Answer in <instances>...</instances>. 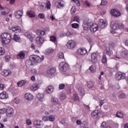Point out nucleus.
Returning <instances> with one entry per match:
<instances>
[{
  "label": "nucleus",
  "mask_w": 128,
  "mask_h": 128,
  "mask_svg": "<svg viewBox=\"0 0 128 128\" xmlns=\"http://www.w3.org/2000/svg\"><path fill=\"white\" fill-rule=\"evenodd\" d=\"M44 60V56H42L41 57L38 55L31 56L30 57V60L26 61L25 64L27 68H30V66H34V62H40Z\"/></svg>",
  "instance_id": "nucleus-1"
},
{
  "label": "nucleus",
  "mask_w": 128,
  "mask_h": 128,
  "mask_svg": "<svg viewBox=\"0 0 128 128\" xmlns=\"http://www.w3.org/2000/svg\"><path fill=\"white\" fill-rule=\"evenodd\" d=\"M2 42L5 44H8L12 40V36L8 33H3L1 34Z\"/></svg>",
  "instance_id": "nucleus-2"
},
{
  "label": "nucleus",
  "mask_w": 128,
  "mask_h": 128,
  "mask_svg": "<svg viewBox=\"0 0 128 128\" xmlns=\"http://www.w3.org/2000/svg\"><path fill=\"white\" fill-rule=\"evenodd\" d=\"M68 68V64L66 62H61L59 64V70L61 72H66Z\"/></svg>",
  "instance_id": "nucleus-3"
},
{
  "label": "nucleus",
  "mask_w": 128,
  "mask_h": 128,
  "mask_svg": "<svg viewBox=\"0 0 128 128\" xmlns=\"http://www.w3.org/2000/svg\"><path fill=\"white\" fill-rule=\"evenodd\" d=\"M92 24V22L89 20L88 19L85 20L82 24L84 30H88V28H90Z\"/></svg>",
  "instance_id": "nucleus-4"
},
{
  "label": "nucleus",
  "mask_w": 128,
  "mask_h": 128,
  "mask_svg": "<svg viewBox=\"0 0 128 128\" xmlns=\"http://www.w3.org/2000/svg\"><path fill=\"white\" fill-rule=\"evenodd\" d=\"M116 78L117 80H124V78H126V74L122 73V72H118L116 74Z\"/></svg>",
  "instance_id": "nucleus-5"
},
{
  "label": "nucleus",
  "mask_w": 128,
  "mask_h": 128,
  "mask_svg": "<svg viewBox=\"0 0 128 128\" xmlns=\"http://www.w3.org/2000/svg\"><path fill=\"white\" fill-rule=\"evenodd\" d=\"M88 50L86 48H79L76 50V54L78 56H84L86 54Z\"/></svg>",
  "instance_id": "nucleus-6"
},
{
  "label": "nucleus",
  "mask_w": 128,
  "mask_h": 128,
  "mask_svg": "<svg viewBox=\"0 0 128 128\" xmlns=\"http://www.w3.org/2000/svg\"><path fill=\"white\" fill-rule=\"evenodd\" d=\"M110 14L112 16L118 18L120 16V12L116 9H112L110 11Z\"/></svg>",
  "instance_id": "nucleus-7"
},
{
  "label": "nucleus",
  "mask_w": 128,
  "mask_h": 128,
  "mask_svg": "<svg viewBox=\"0 0 128 128\" xmlns=\"http://www.w3.org/2000/svg\"><path fill=\"white\" fill-rule=\"evenodd\" d=\"M91 116L92 118L96 120L98 118H100V112L98 110H94L91 112Z\"/></svg>",
  "instance_id": "nucleus-8"
},
{
  "label": "nucleus",
  "mask_w": 128,
  "mask_h": 128,
  "mask_svg": "<svg viewBox=\"0 0 128 128\" xmlns=\"http://www.w3.org/2000/svg\"><path fill=\"white\" fill-rule=\"evenodd\" d=\"M66 46L70 50H72V48H76V42L73 40H68L66 44Z\"/></svg>",
  "instance_id": "nucleus-9"
},
{
  "label": "nucleus",
  "mask_w": 128,
  "mask_h": 128,
  "mask_svg": "<svg viewBox=\"0 0 128 128\" xmlns=\"http://www.w3.org/2000/svg\"><path fill=\"white\" fill-rule=\"evenodd\" d=\"M34 124L37 128H40L44 126V123L40 120H35L34 122Z\"/></svg>",
  "instance_id": "nucleus-10"
},
{
  "label": "nucleus",
  "mask_w": 128,
  "mask_h": 128,
  "mask_svg": "<svg viewBox=\"0 0 128 128\" xmlns=\"http://www.w3.org/2000/svg\"><path fill=\"white\" fill-rule=\"evenodd\" d=\"M98 26L100 28H104L108 26V22L104 20L101 19L100 20Z\"/></svg>",
  "instance_id": "nucleus-11"
},
{
  "label": "nucleus",
  "mask_w": 128,
  "mask_h": 128,
  "mask_svg": "<svg viewBox=\"0 0 128 128\" xmlns=\"http://www.w3.org/2000/svg\"><path fill=\"white\" fill-rule=\"evenodd\" d=\"M91 61L93 64L98 62V54L96 52H93L91 54Z\"/></svg>",
  "instance_id": "nucleus-12"
},
{
  "label": "nucleus",
  "mask_w": 128,
  "mask_h": 128,
  "mask_svg": "<svg viewBox=\"0 0 128 128\" xmlns=\"http://www.w3.org/2000/svg\"><path fill=\"white\" fill-rule=\"evenodd\" d=\"M6 114L8 118H12L14 116V109L12 108H8L6 109Z\"/></svg>",
  "instance_id": "nucleus-13"
},
{
  "label": "nucleus",
  "mask_w": 128,
  "mask_h": 128,
  "mask_svg": "<svg viewBox=\"0 0 128 128\" xmlns=\"http://www.w3.org/2000/svg\"><path fill=\"white\" fill-rule=\"evenodd\" d=\"M98 30V26L97 24H91L90 26V30L92 32H96Z\"/></svg>",
  "instance_id": "nucleus-14"
},
{
  "label": "nucleus",
  "mask_w": 128,
  "mask_h": 128,
  "mask_svg": "<svg viewBox=\"0 0 128 128\" xmlns=\"http://www.w3.org/2000/svg\"><path fill=\"white\" fill-rule=\"evenodd\" d=\"M118 23L116 20H113L110 24V28L112 30H118Z\"/></svg>",
  "instance_id": "nucleus-15"
},
{
  "label": "nucleus",
  "mask_w": 128,
  "mask_h": 128,
  "mask_svg": "<svg viewBox=\"0 0 128 128\" xmlns=\"http://www.w3.org/2000/svg\"><path fill=\"white\" fill-rule=\"evenodd\" d=\"M23 14L24 11H22V10H18L14 13L15 18H20Z\"/></svg>",
  "instance_id": "nucleus-16"
},
{
  "label": "nucleus",
  "mask_w": 128,
  "mask_h": 128,
  "mask_svg": "<svg viewBox=\"0 0 128 128\" xmlns=\"http://www.w3.org/2000/svg\"><path fill=\"white\" fill-rule=\"evenodd\" d=\"M1 74L4 76H10L12 74V71L10 70H3L1 72Z\"/></svg>",
  "instance_id": "nucleus-17"
},
{
  "label": "nucleus",
  "mask_w": 128,
  "mask_h": 128,
  "mask_svg": "<svg viewBox=\"0 0 128 128\" xmlns=\"http://www.w3.org/2000/svg\"><path fill=\"white\" fill-rule=\"evenodd\" d=\"M54 88L53 86H48L46 88V92L48 94H50L54 92Z\"/></svg>",
  "instance_id": "nucleus-18"
},
{
  "label": "nucleus",
  "mask_w": 128,
  "mask_h": 128,
  "mask_svg": "<svg viewBox=\"0 0 128 128\" xmlns=\"http://www.w3.org/2000/svg\"><path fill=\"white\" fill-rule=\"evenodd\" d=\"M51 102L54 104L60 105V102L58 100V98L56 97H53L51 98Z\"/></svg>",
  "instance_id": "nucleus-19"
},
{
  "label": "nucleus",
  "mask_w": 128,
  "mask_h": 128,
  "mask_svg": "<svg viewBox=\"0 0 128 128\" xmlns=\"http://www.w3.org/2000/svg\"><path fill=\"white\" fill-rule=\"evenodd\" d=\"M36 42L38 44H42L44 42V38L38 36L36 38Z\"/></svg>",
  "instance_id": "nucleus-20"
},
{
  "label": "nucleus",
  "mask_w": 128,
  "mask_h": 128,
  "mask_svg": "<svg viewBox=\"0 0 128 128\" xmlns=\"http://www.w3.org/2000/svg\"><path fill=\"white\" fill-rule=\"evenodd\" d=\"M26 56V53L24 51H22L18 54L17 58L19 60H24Z\"/></svg>",
  "instance_id": "nucleus-21"
},
{
  "label": "nucleus",
  "mask_w": 128,
  "mask_h": 128,
  "mask_svg": "<svg viewBox=\"0 0 128 128\" xmlns=\"http://www.w3.org/2000/svg\"><path fill=\"white\" fill-rule=\"evenodd\" d=\"M8 98V94H6V91H4L0 94V98L1 100H4Z\"/></svg>",
  "instance_id": "nucleus-22"
},
{
  "label": "nucleus",
  "mask_w": 128,
  "mask_h": 128,
  "mask_svg": "<svg viewBox=\"0 0 128 128\" xmlns=\"http://www.w3.org/2000/svg\"><path fill=\"white\" fill-rule=\"evenodd\" d=\"M25 98L28 100H34V96L30 93H26L25 94Z\"/></svg>",
  "instance_id": "nucleus-23"
},
{
  "label": "nucleus",
  "mask_w": 128,
  "mask_h": 128,
  "mask_svg": "<svg viewBox=\"0 0 128 128\" xmlns=\"http://www.w3.org/2000/svg\"><path fill=\"white\" fill-rule=\"evenodd\" d=\"M36 98L38 100H40V102H42L44 98V94L43 93H38L36 94Z\"/></svg>",
  "instance_id": "nucleus-24"
},
{
  "label": "nucleus",
  "mask_w": 128,
  "mask_h": 128,
  "mask_svg": "<svg viewBox=\"0 0 128 128\" xmlns=\"http://www.w3.org/2000/svg\"><path fill=\"white\" fill-rule=\"evenodd\" d=\"M56 8H64V2H62H62L59 1L56 3Z\"/></svg>",
  "instance_id": "nucleus-25"
},
{
  "label": "nucleus",
  "mask_w": 128,
  "mask_h": 128,
  "mask_svg": "<svg viewBox=\"0 0 128 128\" xmlns=\"http://www.w3.org/2000/svg\"><path fill=\"white\" fill-rule=\"evenodd\" d=\"M67 36L68 38H72V33L70 32H68L66 33H64L63 34H61L60 36V38H62L63 36Z\"/></svg>",
  "instance_id": "nucleus-26"
},
{
  "label": "nucleus",
  "mask_w": 128,
  "mask_h": 128,
  "mask_svg": "<svg viewBox=\"0 0 128 128\" xmlns=\"http://www.w3.org/2000/svg\"><path fill=\"white\" fill-rule=\"evenodd\" d=\"M78 92L80 94V96H84V94H86V92H84V88L80 86L78 88Z\"/></svg>",
  "instance_id": "nucleus-27"
},
{
  "label": "nucleus",
  "mask_w": 128,
  "mask_h": 128,
  "mask_svg": "<svg viewBox=\"0 0 128 128\" xmlns=\"http://www.w3.org/2000/svg\"><path fill=\"white\" fill-rule=\"evenodd\" d=\"M40 88V85L38 84H34L30 87V90L32 92H34Z\"/></svg>",
  "instance_id": "nucleus-28"
},
{
  "label": "nucleus",
  "mask_w": 128,
  "mask_h": 128,
  "mask_svg": "<svg viewBox=\"0 0 128 128\" xmlns=\"http://www.w3.org/2000/svg\"><path fill=\"white\" fill-rule=\"evenodd\" d=\"M24 36H26V38H29L30 40H32L34 39V37H32V36L30 32H26L24 33Z\"/></svg>",
  "instance_id": "nucleus-29"
},
{
  "label": "nucleus",
  "mask_w": 128,
  "mask_h": 128,
  "mask_svg": "<svg viewBox=\"0 0 128 128\" xmlns=\"http://www.w3.org/2000/svg\"><path fill=\"white\" fill-rule=\"evenodd\" d=\"M11 30L12 32H20L21 31L20 28L18 26L13 27Z\"/></svg>",
  "instance_id": "nucleus-30"
},
{
  "label": "nucleus",
  "mask_w": 128,
  "mask_h": 128,
  "mask_svg": "<svg viewBox=\"0 0 128 128\" xmlns=\"http://www.w3.org/2000/svg\"><path fill=\"white\" fill-rule=\"evenodd\" d=\"M54 72H56V68H52L47 70V74H54Z\"/></svg>",
  "instance_id": "nucleus-31"
},
{
  "label": "nucleus",
  "mask_w": 128,
  "mask_h": 128,
  "mask_svg": "<svg viewBox=\"0 0 128 128\" xmlns=\"http://www.w3.org/2000/svg\"><path fill=\"white\" fill-rule=\"evenodd\" d=\"M14 40L15 42H20L22 40H20V37L18 36V35H16V34H14Z\"/></svg>",
  "instance_id": "nucleus-32"
},
{
  "label": "nucleus",
  "mask_w": 128,
  "mask_h": 128,
  "mask_svg": "<svg viewBox=\"0 0 128 128\" xmlns=\"http://www.w3.org/2000/svg\"><path fill=\"white\" fill-rule=\"evenodd\" d=\"M102 64H106L108 62V58L106 54H104L102 56Z\"/></svg>",
  "instance_id": "nucleus-33"
},
{
  "label": "nucleus",
  "mask_w": 128,
  "mask_h": 128,
  "mask_svg": "<svg viewBox=\"0 0 128 128\" xmlns=\"http://www.w3.org/2000/svg\"><path fill=\"white\" fill-rule=\"evenodd\" d=\"M36 33L38 36H44L46 34V32L42 30H37Z\"/></svg>",
  "instance_id": "nucleus-34"
},
{
  "label": "nucleus",
  "mask_w": 128,
  "mask_h": 128,
  "mask_svg": "<svg viewBox=\"0 0 128 128\" xmlns=\"http://www.w3.org/2000/svg\"><path fill=\"white\" fill-rule=\"evenodd\" d=\"M26 84V80H22L20 82H18L17 84L18 86L20 87L22 86H24Z\"/></svg>",
  "instance_id": "nucleus-35"
},
{
  "label": "nucleus",
  "mask_w": 128,
  "mask_h": 128,
  "mask_svg": "<svg viewBox=\"0 0 128 128\" xmlns=\"http://www.w3.org/2000/svg\"><path fill=\"white\" fill-rule=\"evenodd\" d=\"M27 13L28 14V15L29 16H30V18H34V16H36L34 12L32 10L28 11Z\"/></svg>",
  "instance_id": "nucleus-36"
},
{
  "label": "nucleus",
  "mask_w": 128,
  "mask_h": 128,
  "mask_svg": "<svg viewBox=\"0 0 128 128\" xmlns=\"http://www.w3.org/2000/svg\"><path fill=\"white\" fill-rule=\"evenodd\" d=\"M87 86L88 88H92L94 86V82L92 81L88 82L87 83Z\"/></svg>",
  "instance_id": "nucleus-37"
},
{
  "label": "nucleus",
  "mask_w": 128,
  "mask_h": 128,
  "mask_svg": "<svg viewBox=\"0 0 128 128\" xmlns=\"http://www.w3.org/2000/svg\"><path fill=\"white\" fill-rule=\"evenodd\" d=\"M5 52L4 48L2 47H0V56H4Z\"/></svg>",
  "instance_id": "nucleus-38"
},
{
  "label": "nucleus",
  "mask_w": 128,
  "mask_h": 128,
  "mask_svg": "<svg viewBox=\"0 0 128 128\" xmlns=\"http://www.w3.org/2000/svg\"><path fill=\"white\" fill-rule=\"evenodd\" d=\"M72 100H74V102H76V100H78V94H74L72 98Z\"/></svg>",
  "instance_id": "nucleus-39"
},
{
  "label": "nucleus",
  "mask_w": 128,
  "mask_h": 128,
  "mask_svg": "<svg viewBox=\"0 0 128 128\" xmlns=\"http://www.w3.org/2000/svg\"><path fill=\"white\" fill-rule=\"evenodd\" d=\"M106 54H108V56H112V51L110 50V49H106Z\"/></svg>",
  "instance_id": "nucleus-40"
},
{
  "label": "nucleus",
  "mask_w": 128,
  "mask_h": 128,
  "mask_svg": "<svg viewBox=\"0 0 128 128\" xmlns=\"http://www.w3.org/2000/svg\"><path fill=\"white\" fill-rule=\"evenodd\" d=\"M117 118H124V114L122 112H118L116 114Z\"/></svg>",
  "instance_id": "nucleus-41"
},
{
  "label": "nucleus",
  "mask_w": 128,
  "mask_h": 128,
  "mask_svg": "<svg viewBox=\"0 0 128 128\" xmlns=\"http://www.w3.org/2000/svg\"><path fill=\"white\" fill-rule=\"evenodd\" d=\"M50 40L51 42H56V37L55 36H51L50 37Z\"/></svg>",
  "instance_id": "nucleus-42"
},
{
  "label": "nucleus",
  "mask_w": 128,
  "mask_h": 128,
  "mask_svg": "<svg viewBox=\"0 0 128 128\" xmlns=\"http://www.w3.org/2000/svg\"><path fill=\"white\" fill-rule=\"evenodd\" d=\"M48 120H50V122H54V116L52 115L48 116Z\"/></svg>",
  "instance_id": "nucleus-43"
},
{
  "label": "nucleus",
  "mask_w": 128,
  "mask_h": 128,
  "mask_svg": "<svg viewBox=\"0 0 128 128\" xmlns=\"http://www.w3.org/2000/svg\"><path fill=\"white\" fill-rule=\"evenodd\" d=\"M58 58H61L62 60H64V53L62 52L58 53Z\"/></svg>",
  "instance_id": "nucleus-44"
},
{
  "label": "nucleus",
  "mask_w": 128,
  "mask_h": 128,
  "mask_svg": "<svg viewBox=\"0 0 128 128\" xmlns=\"http://www.w3.org/2000/svg\"><path fill=\"white\" fill-rule=\"evenodd\" d=\"M50 1H47L46 3V8L48 10H50Z\"/></svg>",
  "instance_id": "nucleus-45"
},
{
  "label": "nucleus",
  "mask_w": 128,
  "mask_h": 128,
  "mask_svg": "<svg viewBox=\"0 0 128 128\" xmlns=\"http://www.w3.org/2000/svg\"><path fill=\"white\" fill-rule=\"evenodd\" d=\"M72 2H74L76 3V6H80V1L78 0H71Z\"/></svg>",
  "instance_id": "nucleus-46"
},
{
  "label": "nucleus",
  "mask_w": 128,
  "mask_h": 128,
  "mask_svg": "<svg viewBox=\"0 0 128 128\" xmlns=\"http://www.w3.org/2000/svg\"><path fill=\"white\" fill-rule=\"evenodd\" d=\"M90 70L92 72H96V67L94 66H92L90 68Z\"/></svg>",
  "instance_id": "nucleus-47"
},
{
  "label": "nucleus",
  "mask_w": 128,
  "mask_h": 128,
  "mask_svg": "<svg viewBox=\"0 0 128 128\" xmlns=\"http://www.w3.org/2000/svg\"><path fill=\"white\" fill-rule=\"evenodd\" d=\"M66 98V94H62L60 95V100H64Z\"/></svg>",
  "instance_id": "nucleus-48"
},
{
  "label": "nucleus",
  "mask_w": 128,
  "mask_h": 128,
  "mask_svg": "<svg viewBox=\"0 0 128 128\" xmlns=\"http://www.w3.org/2000/svg\"><path fill=\"white\" fill-rule=\"evenodd\" d=\"M72 27L73 28H78V24L76 23H74L72 24Z\"/></svg>",
  "instance_id": "nucleus-49"
},
{
  "label": "nucleus",
  "mask_w": 128,
  "mask_h": 128,
  "mask_svg": "<svg viewBox=\"0 0 128 128\" xmlns=\"http://www.w3.org/2000/svg\"><path fill=\"white\" fill-rule=\"evenodd\" d=\"M46 52L48 54H51V52H54V49H52V48H49L48 49H46Z\"/></svg>",
  "instance_id": "nucleus-50"
},
{
  "label": "nucleus",
  "mask_w": 128,
  "mask_h": 128,
  "mask_svg": "<svg viewBox=\"0 0 128 128\" xmlns=\"http://www.w3.org/2000/svg\"><path fill=\"white\" fill-rule=\"evenodd\" d=\"M65 85L64 84H60L58 86V90H64V88Z\"/></svg>",
  "instance_id": "nucleus-51"
},
{
  "label": "nucleus",
  "mask_w": 128,
  "mask_h": 128,
  "mask_svg": "<svg viewBox=\"0 0 128 128\" xmlns=\"http://www.w3.org/2000/svg\"><path fill=\"white\" fill-rule=\"evenodd\" d=\"M108 46H109V49L110 48H114V44L112 42H110L108 44Z\"/></svg>",
  "instance_id": "nucleus-52"
},
{
  "label": "nucleus",
  "mask_w": 128,
  "mask_h": 128,
  "mask_svg": "<svg viewBox=\"0 0 128 128\" xmlns=\"http://www.w3.org/2000/svg\"><path fill=\"white\" fill-rule=\"evenodd\" d=\"M118 26L120 30H124V26L122 24H118Z\"/></svg>",
  "instance_id": "nucleus-53"
},
{
  "label": "nucleus",
  "mask_w": 128,
  "mask_h": 128,
  "mask_svg": "<svg viewBox=\"0 0 128 128\" xmlns=\"http://www.w3.org/2000/svg\"><path fill=\"white\" fill-rule=\"evenodd\" d=\"M38 17L40 18H44V14L42 13L39 14L38 15Z\"/></svg>",
  "instance_id": "nucleus-54"
},
{
  "label": "nucleus",
  "mask_w": 128,
  "mask_h": 128,
  "mask_svg": "<svg viewBox=\"0 0 128 128\" xmlns=\"http://www.w3.org/2000/svg\"><path fill=\"white\" fill-rule=\"evenodd\" d=\"M106 4H108V2H106V0H102L100 5L101 6H106Z\"/></svg>",
  "instance_id": "nucleus-55"
},
{
  "label": "nucleus",
  "mask_w": 128,
  "mask_h": 128,
  "mask_svg": "<svg viewBox=\"0 0 128 128\" xmlns=\"http://www.w3.org/2000/svg\"><path fill=\"white\" fill-rule=\"evenodd\" d=\"M85 4H86V6H88V8H90V3L88 0H86L85 1Z\"/></svg>",
  "instance_id": "nucleus-56"
},
{
  "label": "nucleus",
  "mask_w": 128,
  "mask_h": 128,
  "mask_svg": "<svg viewBox=\"0 0 128 128\" xmlns=\"http://www.w3.org/2000/svg\"><path fill=\"white\" fill-rule=\"evenodd\" d=\"M10 60V56L9 55H6L5 56V60H6V62H9Z\"/></svg>",
  "instance_id": "nucleus-57"
},
{
  "label": "nucleus",
  "mask_w": 128,
  "mask_h": 128,
  "mask_svg": "<svg viewBox=\"0 0 128 128\" xmlns=\"http://www.w3.org/2000/svg\"><path fill=\"white\" fill-rule=\"evenodd\" d=\"M71 14H74L76 12V7L72 6L70 10Z\"/></svg>",
  "instance_id": "nucleus-58"
},
{
  "label": "nucleus",
  "mask_w": 128,
  "mask_h": 128,
  "mask_svg": "<svg viewBox=\"0 0 128 128\" xmlns=\"http://www.w3.org/2000/svg\"><path fill=\"white\" fill-rule=\"evenodd\" d=\"M74 22H80V17L78 16H76L74 18Z\"/></svg>",
  "instance_id": "nucleus-59"
},
{
  "label": "nucleus",
  "mask_w": 128,
  "mask_h": 128,
  "mask_svg": "<svg viewBox=\"0 0 128 128\" xmlns=\"http://www.w3.org/2000/svg\"><path fill=\"white\" fill-rule=\"evenodd\" d=\"M106 124L105 122H103L102 124H101V126L100 128H106Z\"/></svg>",
  "instance_id": "nucleus-60"
},
{
  "label": "nucleus",
  "mask_w": 128,
  "mask_h": 128,
  "mask_svg": "<svg viewBox=\"0 0 128 128\" xmlns=\"http://www.w3.org/2000/svg\"><path fill=\"white\" fill-rule=\"evenodd\" d=\"M4 112H6V109L2 108V109L0 110V113L2 114H4Z\"/></svg>",
  "instance_id": "nucleus-61"
},
{
  "label": "nucleus",
  "mask_w": 128,
  "mask_h": 128,
  "mask_svg": "<svg viewBox=\"0 0 128 128\" xmlns=\"http://www.w3.org/2000/svg\"><path fill=\"white\" fill-rule=\"evenodd\" d=\"M42 120L44 122H46L48 120V116H44L42 118Z\"/></svg>",
  "instance_id": "nucleus-62"
},
{
  "label": "nucleus",
  "mask_w": 128,
  "mask_h": 128,
  "mask_svg": "<svg viewBox=\"0 0 128 128\" xmlns=\"http://www.w3.org/2000/svg\"><path fill=\"white\" fill-rule=\"evenodd\" d=\"M119 98H126V94L122 93L121 94Z\"/></svg>",
  "instance_id": "nucleus-63"
},
{
  "label": "nucleus",
  "mask_w": 128,
  "mask_h": 128,
  "mask_svg": "<svg viewBox=\"0 0 128 128\" xmlns=\"http://www.w3.org/2000/svg\"><path fill=\"white\" fill-rule=\"evenodd\" d=\"M104 104V100H100V106H102V104Z\"/></svg>",
  "instance_id": "nucleus-64"
}]
</instances>
